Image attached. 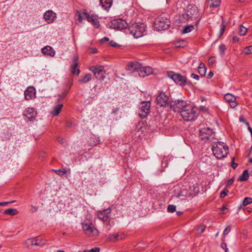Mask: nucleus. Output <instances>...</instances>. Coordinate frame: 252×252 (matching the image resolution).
I'll return each mask as SVG.
<instances>
[{
	"instance_id": "nucleus-1",
	"label": "nucleus",
	"mask_w": 252,
	"mask_h": 252,
	"mask_svg": "<svg viewBox=\"0 0 252 252\" xmlns=\"http://www.w3.org/2000/svg\"><path fill=\"white\" fill-rule=\"evenodd\" d=\"M181 116L186 121H190L196 119L198 115V110L196 107L188 104L181 112Z\"/></svg>"
},
{
	"instance_id": "nucleus-2",
	"label": "nucleus",
	"mask_w": 252,
	"mask_h": 252,
	"mask_svg": "<svg viewBox=\"0 0 252 252\" xmlns=\"http://www.w3.org/2000/svg\"><path fill=\"white\" fill-rule=\"evenodd\" d=\"M212 149L214 155L218 159H221L225 157L228 152V146L221 142L214 143Z\"/></svg>"
},
{
	"instance_id": "nucleus-3",
	"label": "nucleus",
	"mask_w": 252,
	"mask_h": 252,
	"mask_svg": "<svg viewBox=\"0 0 252 252\" xmlns=\"http://www.w3.org/2000/svg\"><path fill=\"white\" fill-rule=\"evenodd\" d=\"M170 22L165 14L159 16L154 22L155 28L157 31H162L167 29L170 26Z\"/></svg>"
},
{
	"instance_id": "nucleus-4",
	"label": "nucleus",
	"mask_w": 252,
	"mask_h": 252,
	"mask_svg": "<svg viewBox=\"0 0 252 252\" xmlns=\"http://www.w3.org/2000/svg\"><path fill=\"white\" fill-rule=\"evenodd\" d=\"M131 34L136 38L141 37L145 32V26L144 24L133 23L128 27Z\"/></svg>"
},
{
	"instance_id": "nucleus-5",
	"label": "nucleus",
	"mask_w": 252,
	"mask_h": 252,
	"mask_svg": "<svg viewBox=\"0 0 252 252\" xmlns=\"http://www.w3.org/2000/svg\"><path fill=\"white\" fill-rule=\"evenodd\" d=\"M167 76L172 79L174 82L180 86H185L187 84V78L185 76L179 73H176L173 71H167Z\"/></svg>"
},
{
	"instance_id": "nucleus-6",
	"label": "nucleus",
	"mask_w": 252,
	"mask_h": 252,
	"mask_svg": "<svg viewBox=\"0 0 252 252\" xmlns=\"http://www.w3.org/2000/svg\"><path fill=\"white\" fill-rule=\"evenodd\" d=\"M89 70L93 72L96 78L103 81L105 78L106 71L102 65H93L89 68Z\"/></svg>"
},
{
	"instance_id": "nucleus-7",
	"label": "nucleus",
	"mask_w": 252,
	"mask_h": 252,
	"mask_svg": "<svg viewBox=\"0 0 252 252\" xmlns=\"http://www.w3.org/2000/svg\"><path fill=\"white\" fill-rule=\"evenodd\" d=\"M109 26L111 29L117 30H122L127 28L128 25L126 21L119 19L112 20L109 23Z\"/></svg>"
},
{
	"instance_id": "nucleus-8",
	"label": "nucleus",
	"mask_w": 252,
	"mask_h": 252,
	"mask_svg": "<svg viewBox=\"0 0 252 252\" xmlns=\"http://www.w3.org/2000/svg\"><path fill=\"white\" fill-rule=\"evenodd\" d=\"M82 228L85 233L89 236H96L98 234L97 230L93 226L91 222L84 221L82 223Z\"/></svg>"
},
{
	"instance_id": "nucleus-9",
	"label": "nucleus",
	"mask_w": 252,
	"mask_h": 252,
	"mask_svg": "<svg viewBox=\"0 0 252 252\" xmlns=\"http://www.w3.org/2000/svg\"><path fill=\"white\" fill-rule=\"evenodd\" d=\"M215 134L212 129L209 127H204L199 131V136L205 141L213 139Z\"/></svg>"
},
{
	"instance_id": "nucleus-10",
	"label": "nucleus",
	"mask_w": 252,
	"mask_h": 252,
	"mask_svg": "<svg viewBox=\"0 0 252 252\" xmlns=\"http://www.w3.org/2000/svg\"><path fill=\"white\" fill-rule=\"evenodd\" d=\"M188 104L186 101L178 100L171 101L169 107L174 112H180L181 113V111L184 109Z\"/></svg>"
},
{
	"instance_id": "nucleus-11",
	"label": "nucleus",
	"mask_w": 252,
	"mask_h": 252,
	"mask_svg": "<svg viewBox=\"0 0 252 252\" xmlns=\"http://www.w3.org/2000/svg\"><path fill=\"white\" fill-rule=\"evenodd\" d=\"M151 103L149 101L141 102L139 108V115L141 118H146L149 114Z\"/></svg>"
},
{
	"instance_id": "nucleus-12",
	"label": "nucleus",
	"mask_w": 252,
	"mask_h": 252,
	"mask_svg": "<svg viewBox=\"0 0 252 252\" xmlns=\"http://www.w3.org/2000/svg\"><path fill=\"white\" fill-rule=\"evenodd\" d=\"M157 104L161 107H169L170 103L168 97L164 93H160L157 97Z\"/></svg>"
},
{
	"instance_id": "nucleus-13",
	"label": "nucleus",
	"mask_w": 252,
	"mask_h": 252,
	"mask_svg": "<svg viewBox=\"0 0 252 252\" xmlns=\"http://www.w3.org/2000/svg\"><path fill=\"white\" fill-rule=\"evenodd\" d=\"M57 18V14L52 10L46 11L43 14V19L48 24L55 22Z\"/></svg>"
},
{
	"instance_id": "nucleus-14",
	"label": "nucleus",
	"mask_w": 252,
	"mask_h": 252,
	"mask_svg": "<svg viewBox=\"0 0 252 252\" xmlns=\"http://www.w3.org/2000/svg\"><path fill=\"white\" fill-rule=\"evenodd\" d=\"M224 98L229 104L231 108H235L239 104L236 100V97L232 94L227 93L225 94Z\"/></svg>"
},
{
	"instance_id": "nucleus-15",
	"label": "nucleus",
	"mask_w": 252,
	"mask_h": 252,
	"mask_svg": "<svg viewBox=\"0 0 252 252\" xmlns=\"http://www.w3.org/2000/svg\"><path fill=\"white\" fill-rule=\"evenodd\" d=\"M36 91L33 87H29L25 91L24 95L25 99L29 100L35 98Z\"/></svg>"
},
{
	"instance_id": "nucleus-16",
	"label": "nucleus",
	"mask_w": 252,
	"mask_h": 252,
	"mask_svg": "<svg viewBox=\"0 0 252 252\" xmlns=\"http://www.w3.org/2000/svg\"><path fill=\"white\" fill-rule=\"evenodd\" d=\"M153 72V68L150 66L140 67L138 70V75L140 77H145L151 74Z\"/></svg>"
},
{
	"instance_id": "nucleus-17",
	"label": "nucleus",
	"mask_w": 252,
	"mask_h": 252,
	"mask_svg": "<svg viewBox=\"0 0 252 252\" xmlns=\"http://www.w3.org/2000/svg\"><path fill=\"white\" fill-rule=\"evenodd\" d=\"M110 213L111 209L107 208L99 212L97 214V218L103 221H107L109 218Z\"/></svg>"
},
{
	"instance_id": "nucleus-18",
	"label": "nucleus",
	"mask_w": 252,
	"mask_h": 252,
	"mask_svg": "<svg viewBox=\"0 0 252 252\" xmlns=\"http://www.w3.org/2000/svg\"><path fill=\"white\" fill-rule=\"evenodd\" d=\"M36 112L33 108H28L24 113V116L26 117L30 121L35 119Z\"/></svg>"
},
{
	"instance_id": "nucleus-19",
	"label": "nucleus",
	"mask_w": 252,
	"mask_h": 252,
	"mask_svg": "<svg viewBox=\"0 0 252 252\" xmlns=\"http://www.w3.org/2000/svg\"><path fill=\"white\" fill-rule=\"evenodd\" d=\"M78 57L77 55H75L73 59V63L71 65V73L72 74H77V75H79L80 73V70L78 68Z\"/></svg>"
},
{
	"instance_id": "nucleus-20",
	"label": "nucleus",
	"mask_w": 252,
	"mask_h": 252,
	"mask_svg": "<svg viewBox=\"0 0 252 252\" xmlns=\"http://www.w3.org/2000/svg\"><path fill=\"white\" fill-rule=\"evenodd\" d=\"M89 13L86 10L77 11L75 14V18L79 22L81 23L83 19L87 20Z\"/></svg>"
},
{
	"instance_id": "nucleus-21",
	"label": "nucleus",
	"mask_w": 252,
	"mask_h": 252,
	"mask_svg": "<svg viewBox=\"0 0 252 252\" xmlns=\"http://www.w3.org/2000/svg\"><path fill=\"white\" fill-rule=\"evenodd\" d=\"M141 64L137 62H131L128 63L126 69L129 71H135L138 72Z\"/></svg>"
},
{
	"instance_id": "nucleus-22",
	"label": "nucleus",
	"mask_w": 252,
	"mask_h": 252,
	"mask_svg": "<svg viewBox=\"0 0 252 252\" xmlns=\"http://www.w3.org/2000/svg\"><path fill=\"white\" fill-rule=\"evenodd\" d=\"M87 20L91 22L95 28H98L99 27L98 16L94 14H90L89 13Z\"/></svg>"
},
{
	"instance_id": "nucleus-23",
	"label": "nucleus",
	"mask_w": 252,
	"mask_h": 252,
	"mask_svg": "<svg viewBox=\"0 0 252 252\" xmlns=\"http://www.w3.org/2000/svg\"><path fill=\"white\" fill-rule=\"evenodd\" d=\"M42 53L45 55L50 57H54L55 55V51L53 48L50 46H46L41 49Z\"/></svg>"
},
{
	"instance_id": "nucleus-24",
	"label": "nucleus",
	"mask_w": 252,
	"mask_h": 252,
	"mask_svg": "<svg viewBox=\"0 0 252 252\" xmlns=\"http://www.w3.org/2000/svg\"><path fill=\"white\" fill-rule=\"evenodd\" d=\"M124 238V235L120 233L112 234L108 236L107 241L108 242H114L119 240H122Z\"/></svg>"
},
{
	"instance_id": "nucleus-25",
	"label": "nucleus",
	"mask_w": 252,
	"mask_h": 252,
	"mask_svg": "<svg viewBox=\"0 0 252 252\" xmlns=\"http://www.w3.org/2000/svg\"><path fill=\"white\" fill-rule=\"evenodd\" d=\"M32 245L35 246H42L46 243V240L38 236L32 239Z\"/></svg>"
},
{
	"instance_id": "nucleus-26",
	"label": "nucleus",
	"mask_w": 252,
	"mask_h": 252,
	"mask_svg": "<svg viewBox=\"0 0 252 252\" xmlns=\"http://www.w3.org/2000/svg\"><path fill=\"white\" fill-rule=\"evenodd\" d=\"M194 190V193H188L187 190L186 189H183L179 193V196H191V195H196V193L198 191V188L196 187H193Z\"/></svg>"
},
{
	"instance_id": "nucleus-27",
	"label": "nucleus",
	"mask_w": 252,
	"mask_h": 252,
	"mask_svg": "<svg viewBox=\"0 0 252 252\" xmlns=\"http://www.w3.org/2000/svg\"><path fill=\"white\" fill-rule=\"evenodd\" d=\"M100 3L105 10H108L112 6V0H100Z\"/></svg>"
},
{
	"instance_id": "nucleus-28",
	"label": "nucleus",
	"mask_w": 252,
	"mask_h": 252,
	"mask_svg": "<svg viewBox=\"0 0 252 252\" xmlns=\"http://www.w3.org/2000/svg\"><path fill=\"white\" fill-rule=\"evenodd\" d=\"M190 7L188 9L189 13L190 14L191 17L196 18L198 13V9L195 5H190Z\"/></svg>"
},
{
	"instance_id": "nucleus-29",
	"label": "nucleus",
	"mask_w": 252,
	"mask_h": 252,
	"mask_svg": "<svg viewBox=\"0 0 252 252\" xmlns=\"http://www.w3.org/2000/svg\"><path fill=\"white\" fill-rule=\"evenodd\" d=\"M63 107V104H59L57 105H56L54 108L53 110L51 112V114L54 116H57L59 114L60 112L62 110V108Z\"/></svg>"
},
{
	"instance_id": "nucleus-30",
	"label": "nucleus",
	"mask_w": 252,
	"mask_h": 252,
	"mask_svg": "<svg viewBox=\"0 0 252 252\" xmlns=\"http://www.w3.org/2000/svg\"><path fill=\"white\" fill-rule=\"evenodd\" d=\"M92 79V75L91 74H86L83 78L80 79L79 82L81 83H86Z\"/></svg>"
},
{
	"instance_id": "nucleus-31",
	"label": "nucleus",
	"mask_w": 252,
	"mask_h": 252,
	"mask_svg": "<svg viewBox=\"0 0 252 252\" xmlns=\"http://www.w3.org/2000/svg\"><path fill=\"white\" fill-rule=\"evenodd\" d=\"M18 213V211L16 209L9 208L4 211V214L10 216H14Z\"/></svg>"
},
{
	"instance_id": "nucleus-32",
	"label": "nucleus",
	"mask_w": 252,
	"mask_h": 252,
	"mask_svg": "<svg viewBox=\"0 0 252 252\" xmlns=\"http://www.w3.org/2000/svg\"><path fill=\"white\" fill-rule=\"evenodd\" d=\"M249 174L247 170L244 171L242 175L239 177V180L241 181H245L248 179Z\"/></svg>"
},
{
	"instance_id": "nucleus-33",
	"label": "nucleus",
	"mask_w": 252,
	"mask_h": 252,
	"mask_svg": "<svg viewBox=\"0 0 252 252\" xmlns=\"http://www.w3.org/2000/svg\"><path fill=\"white\" fill-rule=\"evenodd\" d=\"M243 52L245 55H246L252 54V45L249 46L244 48Z\"/></svg>"
},
{
	"instance_id": "nucleus-34",
	"label": "nucleus",
	"mask_w": 252,
	"mask_h": 252,
	"mask_svg": "<svg viewBox=\"0 0 252 252\" xmlns=\"http://www.w3.org/2000/svg\"><path fill=\"white\" fill-rule=\"evenodd\" d=\"M193 29L194 27L193 26L190 25L186 26L183 29V30L182 31V32L183 33H187L192 31L193 30Z\"/></svg>"
},
{
	"instance_id": "nucleus-35",
	"label": "nucleus",
	"mask_w": 252,
	"mask_h": 252,
	"mask_svg": "<svg viewBox=\"0 0 252 252\" xmlns=\"http://www.w3.org/2000/svg\"><path fill=\"white\" fill-rule=\"evenodd\" d=\"M252 203V198L251 197H245L243 202V205L245 206Z\"/></svg>"
},
{
	"instance_id": "nucleus-36",
	"label": "nucleus",
	"mask_w": 252,
	"mask_h": 252,
	"mask_svg": "<svg viewBox=\"0 0 252 252\" xmlns=\"http://www.w3.org/2000/svg\"><path fill=\"white\" fill-rule=\"evenodd\" d=\"M247 29L245 27H244L243 26H241L240 27V30L239 32V34L240 35H244L246 34L247 32Z\"/></svg>"
},
{
	"instance_id": "nucleus-37",
	"label": "nucleus",
	"mask_w": 252,
	"mask_h": 252,
	"mask_svg": "<svg viewBox=\"0 0 252 252\" xmlns=\"http://www.w3.org/2000/svg\"><path fill=\"white\" fill-rule=\"evenodd\" d=\"M57 174L59 175L63 176L64 174L66 173V172L64 169H60L58 170H54Z\"/></svg>"
},
{
	"instance_id": "nucleus-38",
	"label": "nucleus",
	"mask_w": 252,
	"mask_h": 252,
	"mask_svg": "<svg viewBox=\"0 0 252 252\" xmlns=\"http://www.w3.org/2000/svg\"><path fill=\"white\" fill-rule=\"evenodd\" d=\"M24 245L27 248H29L31 246H32V239H28L24 243Z\"/></svg>"
},
{
	"instance_id": "nucleus-39",
	"label": "nucleus",
	"mask_w": 252,
	"mask_h": 252,
	"mask_svg": "<svg viewBox=\"0 0 252 252\" xmlns=\"http://www.w3.org/2000/svg\"><path fill=\"white\" fill-rule=\"evenodd\" d=\"M226 50L225 46L223 44H221L219 47V52L221 56H222Z\"/></svg>"
},
{
	"instance_id": "nucleus-40",
	"label": "nucleus",
	"mask_w": 252,
	"mask_h": 252,
	"mask_svg": "<svg viewBox=\"0 0 252 252\" xmlns=\"http://www.w3.org/2000/svg\"><path fill=\"white\" fill-rule=\"evenodd\" d=\"M176 207L174 205H169L167 208L168 212L173 213L176 211Z\"/></svg>"
},
{
	"instance_id": "nucleus-41",
	"label": "nucleus",
	"mask_w": 252,
	"mask_h": 252,
	"mask_svg": "<svg viewBox=\"0 0 252 252\" xmlns=\"http://www.w3.org/2000/svg\"><path fill=\"white\" fill-rule=\"evenodd\" d=\"M213 2L212 5L213 7H217L219 6L220 4V0H211Z\"/></svg>"
},
{
	"instance_id": "nucleus-42",
	"label": "nucleus",
	"mask_w": 252,
	"mask_h": 252,
	"mask_svg": "<svg viewBox=\"0 0 252 252\" xmlns=\"http://www.w3.org/2000/svg\"><path fill=\"white\" fill-rule=\"evenodd\" d=\"M198 72L201 76H204L206 72V68H198Z\"/></svg>"
},
{
	"instance_id": "nucleus-43",
	"label": "nucleus",
	"mask_w": 252,
	"mask_h": 252,
	"mask_svg": "<svg viewBox=\"0 0 252 252\" xmlns=\"http://www.w3.org/2000/svg\"><path fill=\"white\" fill-rule=\"evenodd\" d=\"M205 226L204 225H200L198 227L196 230L199 234H201L203 233L205 230Z\"/></svg>"
},
{
	"instance_id": "nucleus-44",
	"label": "nucleus",
	"mask_w": 252,
	"mask_h": 252,
	"mask_svg": "<svg viewBox=\"0 0 252 252\" xmlns=\"http://www.w3.org/2000/svg\"><path fill=\"white\" fill-rule=\"evenodd\" d=\"M99 251L100 249L99 248L95 247L90 250H85L84 252H99Z\"/></svg>"
},
{
	"instance_id": "nucleus-45",
	"label": "nucleus",
	"mask_w": 252,
	"mask_h": 252,
	"mask_svg": "<svg viewBox=\"0 0 252 252\" xmlns=\"http://www.w3.org/2000/svg\"><path fill=\"white\" fill-rule=\"evenodd\" d=\"M225 26L223 23H222L220 26V36H221L222 35V34L223 33V32L225 31Z\"/></svg>"
},
{
	"instance_id": "nucleus-46",
	"label": "nucleus",
	"mask_w": 252,
	"mask_h": 252,
	"mask_svg": "<svg viewBox=\"0 0 252 252\" xmlns=\"http://www.w3.org/2000/svg\"><path fill=\"white\" fill-rule=\"evenodd\" d=\"M216 62L215 58L214 57H211L208 60V63L210 64L213 65Z\"/></svg>"
},
{
	"instance_id": "nucleus-47",
	"label": "nucleus",
	"mask_w": 252,
	"mask_h": 252,
	"mask_svg": "<svg viewBox=\"0 0 252 252\" xmlns=\"http://www.w3.org/2000/svg\"><path fill=\"white\" fill-rule=\"evenodd\" d=\"M184 18L186 20H188L189 17H191L190 14L189 13V11L187 13H185L183 14Z\"/></svg>"
},
{
	"instance_id": "nucleus-48",
	"label": "nucleus",
	"mask_w": 252,
	"mask_h": 252,
	"mask_svg": "<svg viewBox=\"0 0 252 252\" xmlns=\"http://www.w3.org/2000/svg\"><path fill=\"white\" fill-rule=\"evenodd\" d=\"M228 192V190H223L220 193V197H224L226 196L227 194V192Z\"/></svg>"
},
{
	"instance_id": "nucleus-49",
	"label": "nucleus",
	"mask_w": 252,
	"mask_h": 252,
	"mask_svg": "<svg viewBox=\"0 0 252 252\" xmlns=\"http://www.w3.org/2000/svg\"><path fill=\"white\" fill-rule=\"evenodd\" d=\"M14 202H15V201L0 202V206H6V205H7V204H8L9 203H13Z\"/></svg>"
},
{
	"instance_id": "nucleus-50",
	"label": "nucleus",
	"mask_w": 252,
	"mask_h": 252,
	"mask_svg": "<svg viewBox=\"0 0 252 252\" xmlns=\"http://www.w3.org/2000/svg\"><path fill=\"white\" fill-rule=\"evenodd\" d=\"M58 141L60 144H61L62 145H65V144L66 143V142H65V140L63 138H62L61 137H59L58 138Z\"/></svg>"
},
{
	"instance_id": "nucleus-51",
	"label": "nucleus",
	"mask_w": 252,
	"mask_h": 252,
	"mask_svg": "<svg viewBox=\"0 0 252 252\" xmlns=\"http://www.w3.org/2000/svg\"><path fill=\"white\" fill-rule=\"evenodd\" d=\"M230 230V227L227 226L225 228V230L223 231V235H227Z\"/></svg>"
},
{
	"instance_id": "nucleus-52",
	"label": "nucleus",
	"mask_w": 252,
	"mask_h": 252,
	"mask_svg": "<svg viewBox=\"0 0 252 252\" xmlns=\"http://www.w3.org/2000/svg\"><path fill=\"white\" fill-rule=\"evenodd\" d=\"M234 158H232L231 166L233 169H235L237 166V164L234 162Z\"/></svg>"
},
{
	"instance_id": "nucleus-53",
	"label": "nucleus",
	"mask_w": 252,
	"mask_h": 252,
	"mask_svg": "<svg viewBox=\"0 0 252 252\" xmlns=\"http://www.w3.org/2000/svg\"><path fill=\"white\" fill-rule=\"evenodd\" d=\"M37 209H38L37 207H36L35 206H34L33 205H32L31 206V209L30 211L32 212L33 213V212H35L37 211Z\"/></svg>"
},
{
	"instance_id": "nucleus-54",
	"label": "nucleus",
	"mask_w": 252,
	"mask_h": 252,
	"mask_svg": "<svg viewBox=\"0 0 252 252\" xmlns=\"http://www.w3.org/2000/svg\"><path fill=\"white\" fill-rule=\"evenodd\" d=\"M234 182V179L233 178L230 179L226 182V186H230Z\"/></svg>"
},
{
	"instance_id": "nucleus-55",
	"label": "nucleus",
	"mask_w": 252,
	"mask_h": 252,
	"mask_svg": "<svg viewBox=\"0 0 252 252\" xmlns=\"http://www.w3.org/2000/svg\"><path fill=\"white\" fill-rule=\"evenodd\" d=\"M191 76L192 78L195 79L196 80H198L199 79V76L198 75L195 74L194 73L191 74Z\"/></svg>"
},
{
	"instance_id": "nucleus-56",
	"label": "nucleus",
	"mask_w": 252,
	"mask_h": 252,
	"mask_svg": "<svg viewBox=\"0 0 252 252\" xmlns=\"http://www.w3.org/2000/svg\"><path fill=\"white\" fill-rule=\"evenodd\" d=\"M221 247L224 250H226V248H227L226 244L225 243H222L221 245Z\"/></svg>"
},
{
	"instance_id": "nucleus-57",
	"label": "nucleus",
	"mask_w": 252,
	"mask_h": 252,
	"mask_svg": "<svg viewBox=\"0 0 252 252\" xmlns=\"http://www.w3.org/2000/svg\"><path fill=\"white\" fill-rule=\"evenodd\" d=\"M232 40L233 42H237L239 41V38L237 36H234L232 38Z\"/></svg>"
},
{
	"instance_id": "nucleus-58",
	"label": "nucleus",
	"mask_w": 252,
	"mask_h": 252,
	"mask_svg": "<svg viewBox=\"0 0 252 252\" xmlns=\"http://www.w3.org/2000/svg\"><path fill=\"white\" fill-rule=\"evenodd\" d=\"M200 109L201 111H204V112H207L208 110V108L205 106H201Z\"/></svg>"
},
{
	"instance_id": "nucleus-59",
	"label": "nucleus",
	"mask_w": 252,
	"mask_h": 252,
	"mask_svg": "<svg viewBox=\"0 0 252 252\" xmlns=\"http://www.w3.org/2000/svg\"><path fill=\"white\" fill-rule=\"evenodd\" d=\"M198 68H206V67L205 66V64L203 63H200L199 64V65L198 66Z\"/></svg>"
},
{
	"instance_id": "nucleus-60",
	"label": "nucleus",
	"mask_w": 252,
	"mask_h": 252,
	"mask_svg": "<svg viewBox=\"0 0 252 252\" xmlns=\"http://www.w3.org/2000/svg\"><path fill=\"white\" fill-rule=\"evenodd\" d=\"M110 44L112 45V46L113 47H116L117 45V44L115 42H114L113 41H111L110 42Z\"/></svg>"
},
{
	"instance_id": "nucleus-61",
	"label": "nucleus",
	"mask_w": 252,
	"mask_h": 252,
	"mask_svg": "<svg viewBox=\"0 0 252 252\" xmlns=\"http://www.w3.org/2000/svg\"><path fill=\"white\" fill-rule=\"evenodd\" d=\"M226 209H227V208L223 206V207L222 208V210H221L222 212H221V213H222V214H225V213H226V212H225V210H226Z\"/></svg>"
},
{
	"instance_id": "nucleus-62",
	"label": "nucleus",
	"mask_w": 252,
	"mask_h": 252,
	"mask_svg": "<svg viewBox=\"0 0 252 252\" xmlns=\"http://www.w3.org/2000/svg\"><path fill=\"white\" fill-rule=\"evenodd\" d=\"M103 41H108L109 39L108 37H105L102 39Z\"/></svg>"
},
{
	"instance_id": "nucleus-63",
	"label": "nucleus",
	"mask_w": 252,
	"mask_h": 252,
	"mask_svg": "<svg viewBox=\"0 0 252 252\" xmlns=\"http://www.w3.org/2000/svg\"><path fill=\"white\" fill-rule=\"evenodd\" d=\"M96 51H97V50H96V49H94L93 50V51H92V53H96Z\"/></svg>"
},
{
	"instance_id": "nucleus-64",
	"label": "nucleus",
	"mask_w": 252,
	"mask_h": 252,
	"mask_svg": "<svg viewBox=\"0 0 252 252\" xmlns=\"http://www.w3.org/2000/svg\"><path fill=\"white\" fill-rule=\"evenodd\" d=\"M209 75L210 76V77H212L213 75V73L212 72H210L209 74Z\"/></svg>"
}]
</instances>
